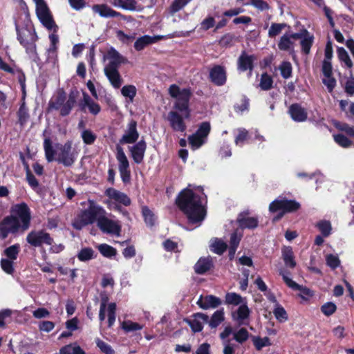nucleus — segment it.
I'll return each instance as SVG.
<instances>
[{
  "label": "nucleus",
  "mask_w": 354,
  "mask_h": 354,
  "mask_svg": "<svg viewBox=\"0 0 354 354\" xmlns=\"http://www.w3.org/2000/svg\"><path fill=\"white\" fill-rule=\"evenodd\" d=\"M164 37L160 35L150 36L145 35L138 37L134 43V48L137 51H141L150 44H155L162 39Z\"/></svg>",
  "instance_id": "nucleus-22"
},
{
  "label": "nucleus",
  "mask_w": 354,
  "mask_h": 354,
  "mask_svg": "<svg viewBox=\"0 0 354 354\" xmlns=\"http://www.w3.org/2000/svg\"><path fill=\"white\" fill-rule=\"evenodd\" d=\"M80 106L82 110H84L88 108V111L93 115H97L100 111V106L95 102L91 97L86 93H83V99L81 101Z\"/></svg>",
  "instance_id": "nucleus-24"
},
{
  "label": "nucleus",
  "mask_w": 354,
  "mask_h": 354,
  "mask_svg": "<svg viewBox=\"0 0 354 354\" xmlns=\"http://www.w3.org/2000/svg\"><path fill=\"white\" fill-rule=\"evenodd\" d=\"M105 195L109 197L110 200H106L104 203L108 206L109 209H114L118 211H121V207L116 203H113L111 200L114 201L115 203L122 204L125 206H129L131 204V199L124 193L121 192L114 188L110 187L106 189Z\"/></svg>",
  "instance_id": "nucleus-8"
},
{
  "label": "nucleus",
  "mask_w": 354,
  "mask_h": 354,
  "mask_svg": "<svg viewBox=\"0 0 354 354\" xmlns=\"http://www.w3.org/2000/svg\"><path fill=\"white\" fill-rule=\"evenodd\" d=\"M96 254L91 248H84L78 253L77 257L81 261H86L95 258Z\"/></svg>",
  "instance_id": "nucleus-41"
},
{
  "label": "nucleus",
  "mask_w": 354,
  "mask_h": 354,
  "mask_svg": "<svg viewBox=\"0 0 354 354\" xmlns=\"http://www.w3.org/2000/svg\"><path fill=\"white\" fill-rule=\"evenodd\" d=\"M280 275L282 277L283 280L286 283V284L292 290H299L301 293V297L303 299H307L308 297H310L313 295V292L309 288L306 287H304L302 286L299 285L295 281H294L290 277V272L281 270L279 271Z\"/></svg>",
  "instance_id": "nucleus-15"
},
{
  "label": "nucleus",
  "mask_w": 354,
  "mask_h": 354,
  "mask_svg": "<svg viewBox=\"0 0 354 354\" xmlns=\"http://www.w3.org/2000/svg\"><path fill=\"white\" fill-rule=\"evenodd\" d=\"M281 76L284 79H288L292 76V65L289 62H283L279 66Z\"/></svg>",
  "instance_id": "nucleus-52"
},
{
  "label": "nucleus",
  "mask_w": 354,
  "mask_h": 354,
  "mask_svg": "<svg viewBox=\"0 0 354 354\" xmlns=\"http://www.w3.org/2000/svg\"><path fill=\"white\" fill-rule=\"evenodd\" d=\"M185 116L177 111H171L168 113L167 120L169 122L171 129L175 131L184 132L186 130V124L184 122Z\"/></svg>",
  "instance_id": "nucleus-16"
},
{
  "label": "nucleus",
  "mask_w": 354,
  "mask_h": 354,
  "mask_svg": "<svg viewBox=\"0 0 354 354\" xmlns=\"http://www.w3.org/2000/svg\"><path fill=\"white\" fill-rule=\"evenodd\" d=\"M273 314L276 319L281 323L285 322L288 319V316L286 310L279 303L275 304L273 310Z\"/></svg>",
  "instance_id": "nucleus-37"
},
{
  "label": "nucleus",
  "mask_w": 354,
  "mask_h": 354,
  "mask_svg": "<svg viewBox=\"0 0 354 354\" xmlns=\"http://www.w3.org/2000/svg\"><path fill=\"white\" fill-rule=\"evenodd\" d=\"M197 189L201 192L200 195L193 190L192 185H189L179 194L176 203L187 216L189 223L200 224L206 215V196L201 187H198Z\"/></svg>",
  "instance_id": "nucleus-1"
},
{
  "label": "nucleus",
  "mask_w": 354,
  "mask_h": 354,
  "mask_svg": "<svg viewBox=\"0 0 354 354\" xmlns=\"http://www.w3.org/2000/svg\"><path fill=\"white\" fill-rule=\"evenodd\" d=\"M249 314L250 310L248 306L245 304H242L236 312L233 313V317L240 324H244V320L248 317Z\"/></svg>",
  "instance_id": "nucleus-34"
},
{
  "label": "nucleus",
  "mask_w": 354,
  "mask_h": 354,
  "mask_svg": "<svg viewBox=\"0 0 354 354\" xmlns=\"http://www.w3.org/2000/svg\"><path fill=\"white\" fill-rule=\"evenodd\" d=\"M248 214L241 213L237 218V221L241 228L254 229L258 226V219L256 217L248 216Z\"/></svg>",
  "instance_id": "nucleus-28"
},
{
  "label": "nucleus",
  "mask_w": 354,
  "mask_h": 354,
  "mask_svg": "<svg viewBox=\"0 0 354 354\" xmlns=\"http://www.w3.org/2000/svg\"><path fill=\"white\" fill-rule=\"evenodd\" d=\"M335 127L339 131L345 132L348 136L354 138V127L346 123H337Z\"/></svg>",
  "instance_id": "nucleus-61"
},
{
  "label": "nucleus",
  "mask_w": 354,
  "mask_h": 354,
  "mask_svg": "<svg viewBox=\"0 0 354 354\" xmlns=\"http://www.w3.org/2000/svg\"><path fill=\"white\" fill-rule=\"evenodd\" d=\"M111 3L115 7L124 10H135L136 9V0H113Z\"/></svg>",
  "instance_id": "nucleus-36"
},
{
  "label": "nucleus",
  "mask_w": 354,
  "mask_h": 354,
  "mask_svg": "<svg viewBox=\"0 0 354 354\" xmlns=\"http://www.w3.org/2000/svg\"><path fill=\"white\" fill-rule=\"evenodd\" d=\"M139 137V133L137 131V122L131 120L125 130V133L120 140L121 144H131L134 143Z\"/></svg>",
  "instance_id": "nucleus-18"
},
{
  "label": "nucleus",
  "mask_w": 354,
  "mask_h": 354,
  "mask_svg": "<svg viewBox=\"0 0 354 354\" xmlns=\"http://www.w3.org/2000/svg\"><path fill=\"white\" fill-rule=\"evenodd\" d=\"M225 319L223 309L215 311L212 315L210 319H208V324L210 328H215L219 326Z\"/></svg>",
  "instance_id": "nucleus-35"
},
{
  "label": "nucleus",
  "mask_w": 354,
  "mask_h": 354,
  "mask_svg": "<svg viewBox=\"0 0 354 354\" xmlns=\"http://www.w3.org/2000/svg\"><path fill=\"white\" fill-rule=\"evenodd\" d=\"M169 93L171 97L176 99L174 108L183 113L185 118L189 117V102L191 92L188 88L180 89L176 84H172L169 88Z\"/></svg>",
  "instance_id": "nucleus-5"
},
{
  "label": "nucleus",
  "mask_w": 354,
  "mask_h": 354,
  "mask_svg": "<svg viewBox=\"0 0 354 354\" xmlns=\"http://www.w3.org/2000/svg\"><path fill=\"white\" fill-rule=\"evenodd\" d=\"M116 159L118 162V169L122 180L124 183L129 182L131 178L129 162L120 146L116 147Z\"/></svg>",
  "instance_id": "nucleus-13"
},
{
  "label": "nucleus",
  "mask_w": 354,
  "mask_h": 354,
  "mask_svg": "<svg viewBox=\"0 0 354 354\" xmlns=\"http://www.w3.org/2000/svg\"><path fill=\"white\" fill-rule=\"evenodd\" d=\"M26 241L35 248L41 247L43 244L51 245L53 238L44 230H32L26 236Z\"/></svg>",
  "instance_id": "nucleus-10"
},
{
  "label": "nucleus",
  "mask_w": 354,
  "mask_h": 354,
  "mask_svg": "<svg viewBox=\"0 0 354 354\" xmlns=\"http://www.w3.org/2000/svg\"><path fill=\"white\" fill-rule=\"evenodd\" d=\"M225 303L235 306L243 304V298L241 296L234 292H230L226 294Z\"/></svg>",
  "instance_id": "nucleus-50"
},
{
  "label": "nucleus",
  "mask_w": 354,
  "mask_h": 354,
  "mask_svg": "<svg viewBox=\"0 0 354 354\" xmlns=\"http://www.w3.org/2000/svg\"><path fill=\"white\" fill-rule=\"evenodd\" d=\"M44 149L46 158L48 162L56 160L64 167L72 166L80 153V149L73 147V141L71 140H67L64 145H59L56 153L49 138L44 139Z\"/></svg>",
  "instance_id": "nucleus-2"
},
{
  "label": "nucleus",
  "mask_w": 354,
  "mask_h": 354,
  "mask_svg": "<svg viewBox=\"0 0 354 354\" xmlns=\"http://www.w3.org/2000/svg\"><path fill=\"white\" fill-rule=\"evenodd\" d=\"M248 332L245 328H241L234 333V339L239 343H243L248 339Z\"/></svg>",
  "instance_id": "nucleus-60"
},
{
  "label": "nucleus",
  "mask_w": 354,
  "mask_h": 354,
  "mask_svg": "<svg viewBox=\"0 0 354 354\" xmlns=\"http://www.w3.org/2000/svg\"><path fill=\"white\" fill-rule=\"evenodd\" d=\"M221 303V299L214 295H201L197 301L199 307L205 310L215 308L220 306Z\"/></svg>",
  "instance_id": "nucleus-21"
},
{
  "label": "nucleus",
  "mask_w": 354,
  "mask_h": 354,
  "mask_svg": "<svg viewBox=\"0 0 354 354\" xmlns=\"http://www.w3.org/2000/svg\"><path fill=\"white\" fill-rule=\"evenodd\" d=\"M81 138L86 145H92L95 142L97 136L89 129H84L81 133Z\"/></svg>",
  "instance_id": "nucleus-49"
},
{
  "label": "nucleus",
  "mask_w": 354,
  "mask_h": 354,
  "mask_svg": "<svg viewBox=\"0 0 354 354\" xmlns=\"http://www.w3.org/2000/svg\"><path fill=\"white\" fill-rule=\"evenodd\" d=\"M273 84L272 77L267 73H263L261 75L259 87L263 91H268L272 88Z\"/></svg>",
  "instance_id": "nucleus-43"
},
{
  "label": "nucleus",
  "mask_w": 354,
  "mask_h": 354,
  "mask_svg": "<svg viewBox=\"0 0 354 354\" xmlns=\"http://www.w3.org/2000/svg\"><path fill=\"white\" fill-rule=\"evenodd\" d=\"M87 205V208L81 211L73 223V227L76 230H82L84 227L95 222L97 223L102 216L106 214V210L103 207L97 204L93 200L88 199Z\"/></svg>",
  "instance_id": "nucleus-4"
},
{
  "label": "nucleus",
  "mask_w": 354,
  "mask_h": 354,
  "mask_svg": "<svg viewBox=\"0 0 354 354\" xmlns=\"http://www.w3.org/2000/svg\"><path fill=\"white\" fill-rule=\"evenodd\" d=\"M292 119L296 122H304L307 119V112L297 104H292L289 108Z\"/></svg>",
  "instance_id": "nucleus-27"
},
{
  "label": "nucleus",
  "mask_w": 354,
  "mask_h": 354,
  "mask_svg": "<svg viewBox=\"0 0 354 354\" xmlns=\"http://www.w3.org/2000/svg\"><path fill=\"white\" fill-rule=\"evenodd\" d=\"M13 261H14L8 259H1V268L7 274H12V272H14Z\"/></svg>",
  "instance_id": "nucleus-62"
},
{
  "label": "nucleus",
  "mask_w": 354,
  "mask_h": 354,
  "mask_svg": "<svg viewBox=\"0 0 354 354\" xmlns=\"http://www.w3.org/2000/svg\"><path fill=\"white\" fill-rule=\"evenodd\" d=\"M19 249V245L15 244L5 249L3 253L6 256L7 259L15 261L17 259Z\"/></svg>",
  "instance_id": "nucleus-46"
},
{
  "label": "nucleus",
  "mask_w": 354,
  "mask_h": 354,
  "mask_svg": "<svg viewBox=\"0 0 354 354\" xmlns=\"http://www.w3.org/2000/svg\"><path fill=\"white\" fill-rule=\"evenodd\" d=\"M122 95L128 98L129 102H133L137 93V88L134 85H125L121 88Z\"/></svg>",
  "instance_id": "nucleus-39"
},
{
  "label": "nucleus",
  "mask_w": 354,
  "mask_h": 354,
  "mask_svg": "<svg viewBox=\"0 0 354 354\" xmlns=\"http://www.w3.org/2000/svg\"><path fill=\"white\" fill-rule=\"evenodd\" d=\"M98 228L105 234H113L117 236L120 235L121 225L118 221L109 218L107 212L103 214L97 223Z\"/></svg>",
  "instance_id": "nucleus-11"
},
{
  "label": "nucleus",
  "mask_w": 354,
  "mask_h": 354,
  "mask_svg": "<svg viewBox=\"0 0 354 354\" xmlns=\"http://www.w3.org/2000/svg\"><path fill=\"white\" fill-rule=\"evenodd\" d=\"M92 10L98 14L101 17L110 18V17H119L122 15L113 10L106 4H95L92 6Z\"/></svg>",
  "instance_id": "nucleus-23"
},
{
  "label": "nucleus",
  "mask_w": 354,
  "mask_h": 354,
  "mask_svg": "<svg viewBox=\"0 0 354 354\" xmlns=\"http://www.w3.org/2000/svg\"><path fill=\"white\" fill-rule=\"evenodd\" d=\"M338 57L339 59L344 63L348 68H351L353 66L352 61L347 52L343 48L338 49Z\"/></svg>",
  "instance_id": "nucleus-58"
},
{
  "label": "nucleus",
  "mask_w": 354,
  "mask_h": 354,
  "mask_svg": "<svg viewBox=\"0 0 354 354\" xmlns=\"http://www.w3.org/2000/svg\"><path fill=\"white\" fill-rule=\"evenodd\" d=\"M11 216H15L21 221L20 227L22 232L27 230L30 225V209L25 203L16 204L11 208Z\"/></svg>",
  "instance_id": "nucleus-9"
},
{
  "label": "nucleus",
  "mask_w": 354,
  "mask_h": 354,
  "mask_svg": "<svg viewBox=\"0 0 354 354\" xmlns=\"http://www.w3.org/2000/svg\"><path fill=\"white\" fill-rule=\"evenodd\" d=\"M337 310L336 305L333 302H326L321 307L322 313L326 316L332 315Z\"/></svg>",
  "instance_id": "nucleus-57"
},
{
  "label": "nucleus",
  "mask_w": 354,
  "mask_h": 354,
  "mask_svg": "<svg viewBox=\"0 0 354 354\" xmlns=\"http://www.w3.org/2000/svg\"><path fill=\"white\" fill-rule=\"evenodd\" d=\"M96 344L97 347L100 349L102 352H103L105 354H114V351L112 348V347L108 344L107 343L104 342V341L97 339H96Z\"/></svg>",
  "instance_id": "nucleus-64"
},
{
  "label": "nucleus",
  "mask_w": 354,
  "mask_h": 354,
  "mask_svg": "<svg viewBox=\"0 0 354 354\" xmlns=\"http://www.w3.org/2000/svg\"><path fill=\"white\" fill-rule=\"evenodd\" d=\"M18 118L21 126H24L29 118L28 109L25 106L24 103L21 105L18 111Z\"/></svg>",
  "instance_id": "nucleus-53"
},
{
  "label": "nucleus",
  "mask_w": 354,
  "mask_h": 354,
  "mask_svg": "<svg viewBox=\"0 0 354 354\" xmlns=\"http://www.w3.org/2000/svg\"><path fill=\"white\" fill-rule=\"evenodd\" d=\"M104 72L113 88H119L122 86V79L118 68H104Z\"/></svg>",
  "instance_id": "nucleus-25"
},
{
  "label": "nucleus",
  "mask_w": 354,
  "mask_h": 354,
  "mask_svg": "<svg viewBox=\"0 0 354 354\" xmlns=\"http://www.w3.org/2000/svg\"><path fill=\"white\" fill-rule=\"evenodd\" d=\"M208 316L204 313H198L194 315L193 320L188 321V324L194 333H198L203 330V324L207 323Z\"/></svg>",
  "instance_id": "nucleus-26"
},
{
  "label": "nucleus",
  "mask_w": 354,
  "mask_h": 354,
  "mask_svg": "<svg viewBox=\"0 0 354 354\" xmlns=\"http://www.w3.org/2000/svg\"><path fill=\"white\" fill-rule=\"evenodd\" d=\"M300 208V204L295 200H288L279 197L272 201L269 205L271 212H279L278 215L274 218V221L280 219L286 213L295 212Z\"/></svg>",
  "instance_id": "nucleus-6"
},
{
  "label": "nucleus",
  "mask_w": 354,
  "mask_h": 354,
  "mask_svg": "<svg viewBox=\"0 0 354 354\" xmlns=\"http://www.w3.org/2000/svg\"><path fill=\"white\" fill-rule=\"evenodd\" d=\"M333 138L335 142L343 148H348L353 143L346 136L341 133L333 135Z\"/></svg>",
  "instance_id": "nucleus-51"
},
{
  "label": "nucleus",
  "mask_w": 354,
  "mask_h": 354,
  "mask_svg": "<svg viewBox=\"0 0 354 354\" xmlns=\"http://www.w3.org/2000/svg\"><path fill=\"white\" fill-rule=\"evenodd\" d=\"M286 26V24L284 23H272L268 30V37L273 38L279 35Z\"/></svg>",
  "instance_id": "nucleus-47"
},
{
  "label": "nucleus",
  "mask_w": 354,
  "mask_h": 354,
  "mask_svg": "<svg viewBox=\"0 0 354 354\" xmlns=\"http://www.w3.org/2000/svg\"><path fill=\"white\" fill-rule=\"evenodd\" d=\"M326 261L328 266L331 269H336L340 265L339 257L333 254H328L326 257Z\"/></svg>",
  "instance_id": "nucleus-59"
},
{
  "label": "nucleus",
  "mask_w": 354,
  "mask_h": 354,
  "mask_svg": "<svg viewBox=\"0 0 354 354\" xmlns=\"http://www.w3.org/2000/svg\"><path fill=\"white\" fill-rule=\"evenodd\" d=\"M103 59L109 61L104 68H118L122 64L128 62L127 59L112 46L109 48L106 53L103 57Z\"/></svg>",
  "instance_id": "nucleus-14"
},
{
  "label": "nucleus",
  "mask_w": 354,
  "mask_h": 354,
  "mask_svg": "<svg viewBox=\"0 0 354 354\" xmlns=\"http://www.w3.org/2000/svg\"><path fill=\"white\" fill-rule=\"evenodd\" d=\"M321 232L323 236L327 237L331 234L332 226L330 222L322 220L317 223L315 225Z\"/></svg>",
  "instance_id": "nucleus-44"
},
{
  "label": "nucleus",
  "mask_w": 354,
  "mask_h": 354,
  "mask_svg": "<svg viewBox=\"0 0 354 354\" xmlns=\"http://www.w3.org/2000/svg\"><path fill=\"white\" fill-rule=\"evenodd\" d=\"M76 97L77 93L71 92L69 94L68 100L58 109L62 116H66L71 113V109L76 103Z\"/></svg>",
  "instance_id": "nucleus-32"
},
{
  "label": "nucleus",
  "mask_w": 354,
  "mask_h": 354,
  "mask_svg": "<svg viewBox=\"0 0 354 354\" xmlns=\"http://www.w3.org/2000/svg\"><path fill=\"white\" fill-rule=\"evenodd\" d=\"M257 60L254 55H249L245 51H243L237 60V68L240 71H250L251 74L254 68V62Z\"/></svg>",
  "instance_id": "nucleus-17"
},
{
  "label": "nucleus",
  "mask_w": 354,
  "mask_h": 354,
  "mask_svg": "<svg viewBox=\"0 0 354 354\" xmlns=\"http://www.w3.org/2000/svg\"><path fill=\"white\" fill-rule=\"evenodd\" d=\"M122 328L127 332L139 330L142 328V326L131 321L124 322Z\"/></svg>",
  "instance_id": "nucleus-63"
},
{
  "label": "nucleus",
  "mask_w": 354,
  "mask_h": 354,
  "mask_svg": "<svg viewBox=\"0 0 354 354\" xmlns=\"http://www.w3.org/2000/svg\"><path fill=\"white\" fill-rule=\"evenodd\" d=\"M210 249L217 254H222L227 249V244L221 239H215L212 240Z\"/></svg>",
  "instance_id": "nucleus-38"
},
{
  "label": "nucleus",
  "mask_w": 354,
  "mask_h": 354,
  "mask_svg": "<svg viewBox=\"0 0 354 354\" xmlns=\"http://www.w3.org/2000/svg\"><path fill=\"white\" fill-rule=\"evenodd\" d=\"M65 102V93L64 92L59 93L57 95L49 102V108L58 110Z\"/></svg>",
  "instance_id": "nucleus-45"
},
{
  "label": "nucleus",
  "mask_w": 354,
  "mask_h": 354,
  "mask_svg": "<svg viewBox=\"0 0 354 354\" xmlns=\"http://www.w3.org/2000/svg\"><path fill=\"white\" fill-rule=\"evenodd\" d=\"M212 266L213 263L211 257H202L195 264L194 270L197 274H203L209 270Z\"/></svg>",
  "instance_id": "nucleus-29"
},
{
  "label": "nucleus",
  "mask_w": 354,
  "mask_h": 354,
  "mask_svg": "<svg viewBox=\"0 0 354 354\" xmlns=\"http://www.w3.org/2000/svg\"><path fill=\"white\" fill-rule=\"evenodd\" d=\"M97 248L99 252L106 258H112L117 254V251L114 248L106 243L100 244Z\"/></svg>",
  "instance_id": "nucleus-40"
},
{
  "label": "nucleus",
  "mask_w": 354,
  "mask_h": 354,
  "mask_svg": "<svg viewBox=\"0 0 354 354\" xmlns=\"http://www.w3.org/2000/svg\"><path fill=\"white\" fill-rule=\"evenodd\" d=\"M210 131L211 125L209 122H203L200 124L196 133L188 137V141L191 148L193 150H196L206 143Z\"/></svg>",
  "instance_id": "nucleus-7"
},
{
  "label": "nucleus",
  "mask_w": 354,
  "mask_h": 354,
  "mask_svg": "<svg viewBox=\"0 0 354 354\" xmlns=\"http://www.w3.org/2000/svg\"><path fill=\"white\" fill-rule=\"evenodd\" d=\"M209 77L215 85L218 86L224 85L227 80L225 69L219 65L214 66L209 71Z\"/></svg>",
  "instance_id": "nucleus-19"
},
{
  "label": "nucleus",
  "mask_w": 354,
  "mask_h": 354,
  "mask_svg": "<svg viewBox=\"0 0 354 354\" xmlns=\"http://www.w3.org/2000/svg\"><path fill=\"white\" fill-rule=\"evenodd\" d=\"M17 39L20 44L26 48V52L30 55H35L36 53V46L33 42H29L28 40L22 39V34L26 35L29 33V30L24 29L19 30L17 27Z\"/></svg>",
  "instance_id": "nucleus-30"
},
{
  "label": "nucleus",
  "mask_w": 354,
  "mask_h": 354,
  "mask_svg": "<svg viewBox=\"0 0 354 354\" xmlns=\"http://www.w3.org/2000/svg\"><path fill=\"white\" fill-rule=\"evenodd\" d=\"M36 4V13L41 23L49 30L53 32L49 35L50 46L48 49V59L55 62L57 57V45L59 37L56 34L58 26L55 24L50 13V10L44 0H33Z\"/></svg>",
  "instance_id": "nucleus-3"
},
{
  "label": "nucleus",
  "mask_w": 354,
  "mask_h": 354,
  "mask_svg": "<svg viewBox=\"0 0 354 354\" xmlns=\"http://www.w3.org/2000/svg\"><path fill=\"white\" fill-rule=\"evenodd\" d=\"M282 258L286 267L294 268L296 266L297 263L291 247H285L282 249Z\"/></svg>",
  "instance_id": "nucleus-33"
},
{
  "label": "nucleus",
  "mask_w": 354,
  "mask_h": 354,
  "mask_svg": "<svg viewBox=\"0 0 354 354\" xmlns=\"http://www.w3.org/2000/svg\"><path fill=\"white\" fill-rule=\"evenodd\" d=\"M253 344L257 350L260 351L263 347L270 345V339L267 337L263 338L259 337H254L252 339Z\"/></svg>",
  "instance_id": "nucleus-54"
},
{
  "label": "nucleus",
  "mask_w": 354,
  "mask_h": 354,
  "mask_svg": "<svg viewBox=\"0 0 354 354\" xmlns=\"http://www.w3.org/2000/svg\"><path fill=\"white\" fill-rule=\"evenodd\" d=\"M147 148L146 142L141 140L133 146L129 147L131 157L134 162L140 164L142 162Z\"/></svg>",
  "instance_id": "nucleus-20"
},
{
  "label": "nucleus",
  "mask_w": 354,
  "mask_h": 354,
  "mask_svg": "<svg viewBox=\"0 0 354 354\" xmlns=\"http://www.w3.org/2000/svg\"><path fill=\"white\" fill-rule=\"evenodd\" d=\"M241 236L242 233L239 232L238 230H236L231 234L229 248V257L230 260L233 259L234 257L235 252L239 245Z\"/></svg>",
  "instance_id": "nucleus-31"
},
{
  "label": "nucleus",
  "mask_w": 354,
  "mask_h": 354,
  "mask_svg": "<svg viewBox=\"0 0 354 354\" xmlns=\"http://www.w3.org/2000/svg\"><path fill=\"white\" fill-rule=\"evenodd\" d=\"M20 229V223L15 216H6L0 222V239H6L9 234H15Z\"/></svg>",
  "instance_id": "nucleus-12"
},
{
  "label": "nucleus",
  "mask_w": 354,
  "mask_h": 354,
  "mask_svg": "<svg viewBox=\"0 0 354 354\" xmlns=\"http://www.w3.org/2000/svg\"><path fill=\"white\" fill-rule=\"evenodd\" d=\"M142 215L147 225L152 226L155 223V217L152 212L147 207H142Z\"/></svg>",
  "instance_id": "nucleus-56"
},
{
  "label": "nucleus",
  "mask_w": 354,
  "mask_h": 354,
  "mask_svg": "<svg viewBox=\"0 0 354 354\" xmlns=\"http://www.w3.org/2000/svg\"><path fill=\"white\" fill-rule=\"evenodd\" d=\"M108 326L111 327L115 321V311L116 304L115 303H110L108 305Z\"/></svg>",
  "instance_id": "nucleus-55"
},
{
  "label": "nucleus",
  "mask_w": 354,
  "mask_h": 354,
  "mask_svg": "<svg viewBox=\"0 0 354 354\" xmlns=\"http://www.w3.org/2000/svg\"><path fill=\"white\" fill-rule=\"evenodd\" d=\"M278 48L281 50H289L293 48V42L289 36V34H284L281 37L278 43Z\"/></svg>",
  "instance_id": "nucleus-42"
},
{
  "label": "nucleus",
  "mask_w": 354,
  "mask_h": 354,
  "mask_svg": "<svg viewBox=\"0 0 354 354\" xmlns=\"http://www.w3.org/2000/svg\"><path fill=\"white\" fill-rule=\"evenodd\" d=\"M306 35L301 41V46L302 51L307 55L310 53V48L313 42V37L308 35L307 31H306Z\"/></svg>",
  "instance_id": "nucleus-48"
}]
</instances>
